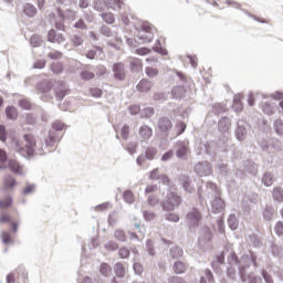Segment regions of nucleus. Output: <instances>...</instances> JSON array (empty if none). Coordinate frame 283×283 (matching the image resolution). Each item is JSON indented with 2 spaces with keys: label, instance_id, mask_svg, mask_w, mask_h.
Here are the masks:
<instances>
[{
  "label": "nucleus",
  "instance_id": "nucleus-36",
  "mask_svg": "<svg viewBox=\"0 0 283 283\" xmlns=\"http://www.w3.org/2000/svg\"><path fill=\"white\" fill-rule=\"evenodd\" d=\"M172 271L176 275H182L187 271V264L182 261H177L174 263Z\"/></svg>",
  "mask_w": 283,
  "mask_h": 283
},
{
  "label": "nucleus",
  "instance_id": "nucleus-17",
  "mask_svg": "<svg viewBox=\"0 0 283 283\" xmlns=\"http://www.w3.org/2000/svg\"><path fill=\"white\" fill-rule=\"evenodd\" d=\"M54 92L57 101H63V98L70 94V88L64 81H57Z\"/></svg>",
  "mask_w": 283,
  "mask_h": 283
},
{
  "label": "nucleus",
  "instance_id": "nucleus-53",
  "mask_svg": "<svg viewBox=\"0 0 283 283\" xmlns=\"http://www.w3.org/2000/svg\"><path fill=\"white\" fill-rule=\"evenodd\" d=\"M273 128H274L276 136H283V120L282 119L274 120Z\"/></svg>",
  "mask_w": 283,
  "mask_h": 283
},
{
  "label": "nucleus",
  "instance_id": "nucleus-23",
  "mask_svg": "<svg viewBox=\"0 0 283 283\" xmlns=\"http://www.w3.org/2000/svg\"><path fill=\"white\" fill-rule=\"evenodd\" d=\"M129 67L130 72H133L134 74H140V72H143V60L133 57L129 61Z\"/></svg>",
  "mask_w": 283,
  "mask_h": 283
},
{
  "label": "nucleus",
  "instance_id": "nucleus-20",
  "mask_svg": "<svg viewBox=\"0 0 283 283\" xmlns=\"http://www.w3.org/2000/svg\"><path fill=\"white\" fill-rule=\"evenodd\" d=\"M242 168L247 174H250V176H258V164L253 160H245L242 163Z\"/></svg>",
  "mask_w": 283,
  "mask_h": 283
},
{
  "label": "nucleus",
  "instance_id": "nucleus-28",
  "mask_svg": "<svg viewBox=\"0 0 283 283\" xmlns=\"http://www.w3.org/2000/svg\"><path fill=\"white\" fill-rule=\"evenodd\" d=\"M261 182L262 185H264V187H272L273 184L275 182V175H273V172L271 171H265L263 174Z\"/></svg>",
  "mask_w": 283,
  "mask_h": 283
},
{
  "label": "nucleus",
  "instance_id": "nucleus-27",
  "mask_svg": "<svg viewBox=\"0 0 283 283\" xmlns=\"http://www.w3.org/2000/svg\"><path fill=\"white\" fill-rule=\"evenodd\" d=\"M154 87V83L151 81L143 78L139 81V83L136 85V90H138L142 93H147Z\"/></svg>",
  "mask_w": 283,
  "mask_h": 283
},
{
  "label": "nucleus",
  "instance_id": "nucleus-3",
  "mask_svg": "<svg viewBox=\"0 0 283 283\" xmlns=\"http://www.w3.org/2000/svg\"><path fill=\"white\" fill-rule=\"evenodd\" d=\"M206 187L209 196H211V212L216 214L224 213L227 203L224 202L218 186L213 181H208Z\"/></svg>",
  "mask_w": 283,
  "mask_h": 283
},
{
  "label": "nucleus",
  "instance_id": "nucleus-8",
  "mask_svg": "<svg viewBox=\"0 0 283 283\" xmlns=\"http://www.w3.org/2000/svg\"><path fill=\"white\" fill-rule=\"evenodd\" d=\"M142 31L135 38V43H151L154 41V33H151V27L149 24H143Z\"/></svg>",
  "mask_w": 283,
  "mask_h": 283
},
{
  "label": "nucleus",
  "instance_id": "nucleus-19",
  "mask_svg": "<svg viewBox=\"0 0 283 283\" xmlns=\"http://www.w3.org/2000/svg\"><path fill=\"white\" fill-rule=\"evenodd\" d=\"M218 130L220 134H229L231 130V118L223 116L218 122Z\"/></svg>",
  "mask_w": 283,
  "mask_h": 283
},
{
  "label": "nucleus",
  "instance_id": "nucleus-6",
  "mask_svg": "<svg viewBox=\"0 0 283 283\" xmlns=\"http://www.w3.org/2000/svg\"><path fill=\"white\" fill-rule=\"evenodd\" d=\"M186 223L189 231H196V229L202 224V212H200L197 208L190 209L186 213Z\"/></svg>",
  "mask_w": 283,
  "mask_h": 283
},
{
  "label": "nucleus",
  "instance_id": "nucleus-9",
  "mask_svg": "<svg viewBox=\"0 0 283 283\" xmlns=\"http://www.w3.org/2000/svg\"><path fill=\"white\" fill-rule=\"evenodd\" d=\"M249 135V124L247 122L239 119L237 122V127L234 129V137L239 143H244L247 136Z\"/></svg>",
  "mask_w": 283,
  "mask_h": 283
},
{
  "label": "nucleus",
  "instance_id": "nucleus-48",
  "mask_svg": "<svg viewBox=\"0 0 283 283\" xmlns=\"http://www.w3.org/2000/svg\"><path fill=\"white\" fill-rule=\"evenodd\" d=\"M184 253H185V252L181 250L180 247L175 245V247H172V248L170 249V256H171L174 260H178V259L182 258Z\"/></svg>",
  "mask_w": 283,
  "mask_h": 283
},
{
  "label": "nucleus",
  "instance_id": "nucleus-11",
  "mask_svg": "<svg viewBox=\"0 0 283 283\" xmlns=\"http://www.w3.org/2000/svg\"><path fill=\"white\" fill-rule=\"evenodd\" d=\"M193 170H195V174H197V176H200V177L211 176V174H213V167L209 161L197 163Z\"/></svg>",
  "mask_w": 283,
  "mask_h": 283
},
{
  "label": "nucleus",
  "instance_id": "nucleus-49",
  "mask_svg": "<svg viewBox=\"0 0 283 283\" xmlns=\"http://www.w3.org/2000/svg\"><path fill=\"white\" fill-rule=\"evenodd\" d=\"M8 153L0 148V169L8 168Z\"/></svg>",
  "mask_w": 283,
  "mask_h": 283
},
{
  "label": "nucleus",
  "instance_id": "nucleus-35",
  "mask_svg": "<svg viewBox=\"0 0 283 283\" xmlns=\"http://www.w3.org/2000/svg\"><path fill=\"white\" fill-rule=\"evenodd\" d=\"M256 143L259 147H261L262 151H269L270 149L269 139H266V137H264L262 134H259L256 136Z\"/></svg>",
  "mask_w": 283,
  "mask_h": 283
},
{
  "label": "nucleus",
  "instance_id": "nucleus-15",
  "mask_svg": "<svg viewBox=\"0 0 283 283\" xmlns=\"http://www.w3.org/2000/svg\"><path fill=\"white\" fill-rule=\"evenodd\" d=\"M46 40L49 43H57V45H62V43H65V35H63V33H57L54 29H51L48 31Z\"/></svg>",
  "mask_w": 283,
  "mask_h": 283
},
{
  "label": "nucleus",
  "instance_id": "nucleus-43",
  "mask_svg": "<svg viewBox=\"0 0 283 283\" xmlns=\"http://www.w3.org/2000/svg\"><path fill=\"white\" fill-rule=\"evenodd\" d=\"M80 77L82 81H94V78H96V73L83 70L80 72Z\"/></svg>",
  "mask_w": 283,
  "mask_h": 283
},
{
  "label": "nucleus",
  "instance_id": "nucleus-31",
  "mask_svg": "<svg viewBox=\"0 0 283 283\" xmlns=\"http://www.w3.org/2000/svg\"><path fill=\"white\" fill-rule=\"evenodd\" d=\"M3 187L4 191H10L11 189H14L17 187V179L12 177L11 175H8L3 179Z\"/></svg>",
  "mask_w": 283,
  "mask_h": 283
},
{
  "label": "nucleus",
  "instance_id": "nucleus-18",
  "mask_svg": "<svg viewBox=\"0 0 283 283\" xmlns=\"http://www.w3.org/2000/svg\"><path fill=\"white\" fill-rule=\"evenodd\" d=\"M52 87H54V84H52L50 80H42L35 85V90L39 94H49V92H52Z\"/></svg>",
  "mask_w": 283,
  "mask_h": 283
},
{
  "label": "nucleus",
  "instance_id": "nucleus-63",
  "mask_svg": "<svg viewBox=\"0 0 283 283\" xmlns=\"http://www.w3.org/2000/svg\"><path fill=\"white\" fill-rule=\"evenodd\" d=\"M274 231H275V234L279 237V238H282L283 235V221H277L274 226Z\"/></svg>",
  "mask_w": 283,
  "mask_h": 283
},
{
  "label": "nucleus",
  "instance_id": "nucleus-1",
  "mask_svg": "<svg viewBox=\"0 0 283 283\" xmlns=\"http://www.w3.org/2000/svg\"><path fill=\"white\" fill-rule=\"evenodd\" d=\"M228 266L226 271V275L229 280L232 282H238V275L241 280V282H247L249 280V283H262V277L253 274H247V271L254 266V269H258V254L255 252L250 251L249 254H243L241 259L238 256L235 252H230L227 259ZM238 266V270L235 269Z\"/></svg>",
  "mask_w": 283,
  "mask_h": 283
},
{
  "label": "nucleus",
  "instance_id": "nucleus-45",
  "mask_svg": "<svg viewBox=\"0 0 283 283\" xmlns=\"http://www.w3.org/2000/svg\"><path fill=\"white\" fill-rule=\"evenodd\" d=\"M114 238L118 242H127V234L125 233V230H123V229H116L114 231Z\"/></svg>",
  "mask_w": 283,
  "mask_h": 283
},
{
  "label": "nucleus",
  "instance_id": "nucleus-38",
  "mask_svg": "<svg viewBox=\"0 0 283 283\" xmlns=\"http://www.w3.org/2000/svg\"><path fill=\"white\" fill-rule=\"evenodd\" d=\"M99 17L103 19L104 23H107V25H114L116 22V18L112 12H102L99 13Z\"/></svg>",
  "mask_w": 283,
  "mask_h": 283
},
{
  "label": "nucleus",
  "instance_id": "nucleus-54",
  "mask_svg": "<svg viewBox=\"0 0 283 283\" xmlns=\"http://www.w3.org/2000/svg\"><path fill=\"white\" fill-rule=\"evenodd\" d=\"M146 251H147L148 255H150L151 258H154V255H156V248L154 247V241L151 239H148L146 241Z\"/></svg>",
  "mask_w": 283,
  "mask_h": 283
},
{
  "label": "nucleus",
  "instance_id": "nucleus-33",
  "mask_svg": "<svg viewBox=\"0 0 283 283\" xmlns=\"http://www.w3.org/2000/svg\"><path fill=\"white\" fill-rule=\"evenodd\" d=\"M200 240H203L205 242H211V240H213V231H211V228L207 226L201 228Z\"/></svg>",
  "mask_w": 283,
  "mask_h": 283
},
{
  "label": "nucleus",
  "instance_id": "nucleus-52",
  "mask_svg": "<svg viewBox=\"0 0 283 283\" xmlns=\"http://www.w3.org/2000/svg\"><path fill=\"white\" fill-rule=\"evenodd\" d=\"M124 202L127 205H134L135 198H134V191L132 190H125L123 193Z\"/></svg>",
  "mask_w": 283,
  "mask_h": 283
},
{
  "label": "nucleus",
  "instance_id": "nucleus-2",
  "mask_svg": "<svg viewBox=\"0 0 283 283\" xmlns=\"http://www.w3.org/2000/svg\"><path fill=\"white\" fill-rule=\"evenodd\" d=\"M22 138L24 140V146L21 144V140L17 137L11 138V147L17 151V154H20L22 158H25V160H30V158H34L36 156V138L34 135L27 133L22 135Z\"/></svg>",
  "mask_w": 283,
  "mask_h": 283
},
{
  "label": "nucleus",
  "instance_id": "nucleus-21",
  "mask_svg": "<svg viewBox=\"0 0 283 283\" xmlns=\"http://www.w3.org/2000/svg\"><path fill=\"white\" fill-rule=\"evenodd\" d=\"M70 42L73 48H81V45L85 43L83 33H81V31L73 32V34L70 35Z\"/></svg>",
  "mask_w": 283,
  "mask_h": 283
},
{
  "label": "nucleus",
  "instance_id": "nucleus-58",
  "mask_svg": "<svg viewBox=\"0 0 283 283\" xmlns=\"http://www.w3.org/2000/svg\"><path fill=\"white\" fill-rule=\"evenodd\" d=\"M51 71L53 74H63V64L61 62H53L51 64Z\"/></svg>",
  "mask_w": 283,
  "mask_h": 283
},
{
  "label": "nucleus",
  "instance_id": "nucleus-64",
  "mask_svg": "<svg viewBox=\"0 0 283 283\" xmlns=\"http://www.w3.org/2000/svg\"><path fill=\"white\" fill-rule=\"evenodd\" d=\"M168 283H187V281L182 276L172 275L168 277Z\"/></svg>",
  "mask_w": 283,
  "mask_h": 283
},
{
  "label": "nucleus",
  "instance_id": "nucleus-46",
  "mask_svg": "<svg viewBox=\"0 0 283 283\" xmlns=\"http://www.w3.org/2000/svg\"><path fill=\"white\" fill-rule=\"evenodd\" d=\"M167 213L164 214L165 220L167 222H180V216L172 211H166Z\"/></svg>",
  "mask_w": 283,
  "mask_h": 283
},
{
  "label": "nucleus",
  "instance_id": "nucleus-30",
  "mask_svg": "<svg viewBox=\"0 0 283 283\" xmlns=\"http://www.w3.org/2000/svg\"><path fill=\"white\" fill-rule=\"evenodd\" d=\"M153 99L156 103L163 104V103H165L166 101L169 99V93L165 92V91H157V92L154 93Z\"/></svg>",
  "mask_w": 283,
  "mask_h": 283
},
{
  "label": "nucleus",
  "instance_id": "nucleus-62",
  "mask_svg": "<svg viewBox=\"0 0 283 283\" xmlns=\"http://www.w3.org/2000/svg\"><path fill=\"white\" fill-rule=\"evenodd\" d=\"M1 238H2L3 244H12L14 242L12 240V235L10 234V232L1 231Z\"/></svg>",
  "mask_w": 283,
  "mask_h": 283
},
{
  "label": "nucleus",
  "instance_id": "nucleus-12",
  "mask_svg": "<svg viewBox=\"0 0 283 283\" xmlns=\"http://www.w3.org/2000/svg\"><path fill=\"white\" fill-rule=\"evenodd\" d=\"M157 127L159 129V132H163V134L169 135V132H171V129H174V123L171 122V119L167 116H161L158 118L157 120Z\"/></svg>",
  "mask_w": 283,
  "mask_h": 283
},
{
  "label": "nucleus",
  "instance_id": "nucleus-13",
  "mask_svg": "<svg viewBox=\"0 0 283 283\" xmlns=\"http://www.w3.org/2000/svg\"><path fill=\"white\" fill-rule=\"evenodd\" d=\"M280 112V114L283 113V99L277 103H271V102H265L263 105V113L266 114L268 116H273L275 112Z\"/></svg>",
  "mask_w": 283,
  "mask_h": 283
},
{
  "label": "nucleus",
  "instance_id": "nucleus-55",
  "mask_svg": "<svg viewBox=\"0 0 283 283\" xmlns=\"http://www.w3.org/2000/svg\"><path fill=\"white\" fill-rule=\"evenodd\" d=\"M13 203V199L10 196H7L3 200L0 199V209H10Z\"/></svg>",
  "mask_w": 283,
  "mask_h": 283
},
{
  "label": "nucleus",
  "instance_id": "nucleus-22",
  "mask_svg": "<svg viewBox=\"0 0 283 283\" xmlns=\"http://www.w3.org/2000/svg\"><path fill=\"white\" fill-rule=\"evenodd\" d=\"M23 13L25 14V17H28L29 19H34V17L36 14H39V9H36V7L30 2H27L23 6Z\"/></svg>",
  "mask_w": 283,
  "mask_h": 283
},
{
  "label": "nucleus",
  "instance_id": "nucleus-37",
  "mask_svg": "<svg viewBox=\"0 0 283 283\" xmlns=\"http://www.w3.org/2000/svg\"><path fill=\"white\" fill-rule=\"evenodd\" d=\"M97 52H103V48L95 45L94 49L87 50L84 56L88 59V61H94L96 59Z\"/></svg>",
  "mask_w": 283,
  "mask_h": 283
},
{
  "label": "nucleus",
  "instance_id": "nucleus-4",
  "mask_svg": "<svg viewBox=\"0 0 283 283\" xmlns=\"http://www.w3.org/2000/svg\"><path fill=\"white\" fill-rule=\"evenodd\" d=\"M65 127H67V125L61 120L53 122L52 129L48 132L44 138L45 147H54L56 143H61V140H63V134H61V132H63Z\"/></svg>",
  "mask_w": 283,
  "mask_h": 283
},
{
  "label": "nucleus",
  "instance_id": "nucleus-59",
  "mask_svg": "<svg viewBox=\"0 0 283 283\" xmlns=\"http://www.w3.org/2000/svg\"><path fill=\"white\" fill-rule=\"evenodd\" d=\"M118 255L120 260H127L129 255H132V251H129L127 247H122L118 251Z\"/></svg>",
  "mask_w": 283,
  "mask_h": 283
},
{
  "label": "nucleus",
  "instance_id": "nucleus-5",
  "mask_svg": "<svg viewBox=\"0 0 283 283\" xmlns=\"http://www.w3.org/2000/svg\"><path fill=\"white\" fill-rule=\"evenodd\" d=\"M182 205V197L176 192H168L167 197L160 201L163 211H176Z\"/></svg>",
  "mask_w": 283,
  "mask_h": 283
},
{
  "label": "nucleus",
  "instance_id": "nucleus-50",
  "mask_svg": "<svg viewBox=\"0 0 283 283\" xmlns=\"http://www.w3.org/2000/svg\"><path fill=\"white\" fill-rule=\"evenodd\" d=\"M114 273L116 277L123 279L125 277V265L123 263L118 262L115 264Z\"/></svg>",
  "mask_w": 283,
  "mask_h": 283
},
{
  "label": "nucleus",
  "instance_id": "nucleus-44",
  "mask_svg": "<svg viewBox=\"0 0 283 283\" xmlns=\"http://www.w3.org/2000/svg\"><path fill=\"white\" fill-rule=\"evenodd\" d=\"M32 48H41L43 45V38L38 34H33L30 39Z\"/></svg>",
  "mask_w": 283,
  "mask_h": 283
},
{
  "label": "nucleus",
  "instance_id": "nucleus-51",
  "mask_svg": "<svg viewBox=\"0 0 283 283\" xmlns=\"http://www.w3.org/2000/svg\"><path fill=\"white\" fill-rule=\"evenodd\" d=\"M34 191H36V185L27 182L22 189V196H31V193H34Z\"/></svg>",
  "mask_w": 283,
  "mask_h": 283
},
{
  "label": "nucleus",
  "instance_id": "nucleus-60",
  "mask_svg": "<svg viewBox=\"0 0 283 283\" xmlns=\"http://www.w3.org/2000/svg\"><path fill=\"white\" fill-rule=\"evenodd\" d=\"M272 254L275 258H283V248L277 244H272Z\"/></svg>",
  "mask_w": 283,
  "mask_h": 283
},
{
  "label": "nucleus",
  "instance_id": "nucleus-10",
  "mask_svg": "<svg viewBox=\"0 0 283 283\" xmlns=\"http://www.w3.org/2000/svg\"><path fill=\"white\" fill-rule=\"evenodd\" d=\"M113 77L115 81H125L127 78V69L125 67V63L115 62L112 65Z\"/></svg>",
  "mask_w": 283,
  "mask_h": 283
},
{
  "label": "nucleus",
  "instance_id": "nucleus-16",
  "mask_svg": "<svg viewBox=\"0 0 283 283\" xmlns=\"http://www.w3.org/2000/svg\"><path fill=\"white\" fill-rule=\"evenodd\" d=\"M55 12L59 17V20H55L54 28L55 30H60V32H65V11L61 7H59L55 8Z\"/></svg>",
  "mask_w": 283,
  "mask_h": 283
},
{
  "label": "nucleus",
  "instance_id": "nucleus-29",
  "mask_svg": "<svg viewBox=\"0 0 283 283\" xmlns=\"http://www.w3.org/2000/svg\"><path fill=\"white\" fill-rule=\"evenodd\" d=\"M272 198L274 202H277V205H282L283 202V188L282 186H276L272 190Z\"/></svg>",
  "mask_w": 283,
  "mask_h": 283
},
{
  "label": "nucleus",
  "instance_id": "nucleus-34",
  "mask_svg": "<svg viewBox=\"0 0 283 283\" xmlns=\"http://www.w3.org/2000/svg\"><path fill=\"white\" fill-rule=\"evenodd\" d=\"M146 160H155L156 156H158V148L156 147H146L143 151Z\"/></svg>",
  "mask_w": 283,
  "mask_h": 283
},
{
  "label": "nucleus",
  "instance_id": "nucleus-32",
  "mask_svg": "<svg viewBox=\"0 0 283 283\" xmlns=\"http://www.w3.org/2000/svg\"><path fill=\"white\" fill-rule=\"evenodd\" d=\"M4 114L9 120H17L19 118V111L14 106H7Z\"/></svg>",
  "mask_w": 283,
  "mask_h": 283
},
{
  "label": "nucleus",
  "instance_id": "nucleus-7",
  "mask_svg": "<svg viewBox=\"0 0 283 283\" xmlns=\"http://www.w3.org/2000/svg\"><path fill=\"white\" fill-rule=\"evenodd\" d=\"M172 151H175L176 158L179 160H187L189 154H191V148L189 147V140H177L172 146Z\"/></svg>",
  "mask_w": 283,
  "mask_h": 283
},
{
  "label": "nucleus",
  "instance_id": "nucleus-14",
  "mask_svg": "<svg viewBox=\"0 0 283 283\" xmlns=\"http://www.w3.org/2000/svg\"><path fill=\"white\" fill-rule=\"evenodd\" d=\"M178 181L181 186V189H184V191H186V193H193V191H196V189L193 188V185L191 184V177H189V175L187 174H181L178 177Z\"/></svg>",
  "mask_w": 283,
  "mask_h": 283
},
{
  "label": "nucleus",
  "instance_id": "nucleus-42",
  "mask_svg": "<svg viewBox=\"0 0 283 283\" xmlns=\"http://www.w3.org/2000/svg\"><path fill=\"white\" fill-rule=\"evenodd\" d=\"M240 226L239 221H238V217H235V214H230L228 218V227L229 229H231V231H235V229H238V227Z\"/></svg>",
  "mask_w": 283,
  "mask_h": 283
},
{
  "label": "nucleus",
  "instance_id": "nucleus-41",
  "mask_svg": "<svg viewBox=\"0 0 283 283\" xmlns=\"http://www.w3.org/2000/svg\"><path fill=\"white\" fill-rule=\"evenodd\" d=\"M99 273L103 277H109V275H112V265L105 262L101 263Z\"/></svg>",
  "mask_w": 283,
  "mask_h": 283
},
{
  "label": "nucleus",
  "instance_id": "nucleus-24",
  "mask_svg": "<svg viewBox=\"0 0 283 283\" xmlns=\"http://www.w3.org/2000/svg\"><path fill=\"white\" fill-rule=\"evenodd\" d=\"M185 94H187V88H185L184 85L175 86V87L171 90V96H172V98H175L176 101H180L181 98H185Z\"/></svg>",
  "mask_w": 283,
  "mask_h": 283
},
{
  "label": "nucleus",
  "instance_id": "nucleus-40",
  "mask_svg": "<svg viewBox=\"0 0 283 283\" xmlns=\"http://www.w3.org/2000/svg\"><path fill=\"white\" fill-rule=\"evenodd\" d=\"M247 241L249 244H252L255 249H258V247L262 245V241L260 240V235L252 233L250 235H248Z\"/></svg>",
  "mask_w": 283,
  "mask_h": 283
},
{
  "label": "nucleus",
  "instance_id": "nucleus-25",
  "mask_svg": "<svg viewBox=\"0 0 283 283\" xmlns=\"http://www.w3.org/2000/svg\"><path fill=\"white\" fill-rule=\"evenodd\" d=\"M8 167L12 174H15L17 176L23 175V166H21L18 161H14L12 159H8Z\"/></svg>",
  "mask_w": 283,
  "mask_h": 283
},
{
  "label": "nucleus",
  "instance_id": "nucleus-56",
  "mask_svg": "<svg viewBox=\"0 0 283 283\" xmlns=\"http://www.w3.org/2000/svg\"><path fill=\"white\" fill-rule=\"evenodd\" d=\"M175 129L177 132V136H182V134L187 132V124L185 122H177Z\"/></svg>",
  "mask_w": 283,
  "mask_h": 283
},
{
  "label": "nucleus",
  "instance_id": "nucleus-57",
  "mask_svg": "<svg viewBox=\"0 0 283 283\" xmlns=\"http://www.w3.org/2000/svg\"><path fill=\"white\" fill-rule=\"evenodd\" d=\"M216 167L222 176H227L229 174V166L223 161H219Z\"/></svg>",
  "mask_w": 283,
  "mask_h": 283
},
{
  "label": "nucleus",
  "instance_id": "nucleus-61",
  "mask_svg": "<svg viewBox=\"0 0 283 283\" xmlns=\"http://www.w3.org/2000/svg\"><path fill=\"white\" fill-rule=\"evenodd\" d=\"M104 249H106V251H118L119 245L116 241H108L105 243Z\"/></svg>",
  "mask_w": 283,
  "mask_h": 283
},
{
  "label": "nucleus",
  "instance_id": "nucleus-26",
  "mask_svg": "<svg viewBox=\"0 0 283 283\" xmlns=\"http://www.w3.org/2000/svg\"><path fill=\"white\" fill-rule=\"evenodd\" d=\"M139 136L142 140H149V138L154 136V129H151V127L148 125H143L139 127Z\"/></svg>",
  "mask_w": 283,
  "mask_h": 283
},
{
  "label": "nucleus",
  "instance_id": "nucleus-47",
  "mask_svg": "<svg viewBox=\"0 0 283 283\" xmlns=\"http://www.w3.org/2000/svg\"><path fill=\"white\" fill-rule=\"evenodd\" d=\"M73 28L75 30H90V27L87 25V22H85V19L80 18L78 20H76L73 24Z\"/></svg>",
  "mask_w": 283,
  "mask_h": 283
},
{
  "label": "nucleus",
  "instance_id": "nucleus-39",
  "mask_svg": "<svg viewBox=\"0 0 283 283\" xmlns=\"http://www.w3.org/2000/svg\"><path fill=\"white\" fill-rule=\"evenodd\" d=\"M274 216H275V209L271 206H266L263 210V219L266 220V222H271Z\"/></svg>",
  "mask_w": 283,
  "mask_h": 283
}]
</instances>
